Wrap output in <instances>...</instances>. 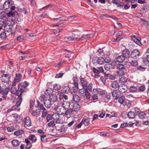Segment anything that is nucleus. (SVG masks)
<instances>
[{
    "label": "nucleus",
    "instance_id": "f257e3e1",
    "mask_svg": "<svg viewBox=\"0 0 149 149\" xmlns=\"http://www.w3.org/2000/svg\"><path fill=\"white\" fill-rule=\"evenodd\" d=\"M55 105L54 110L61 115L64 114L65 110L70 107V106H67L65 105H63L61 104V103H57V104H55Z\"/></svg>",
    "mask_w": 149,
    "mask_h": 149
},
{
    "label": "nucleus",
    "instance_id": "f03ea898",
    "mask_svg": "<svg viewBox=\"0 0 149 149\" xmlns=\"http://www.w3.org/2000/svg\"><path fill=\"white\" fill-rule=\"evenodd\" d=\"M58 94L59 95V99L60 101V102L59 103H61V104L63 105H65L67 106H70V103L69 102L66 101L68 99V96L59 91L58 92Z\"/></svg>",
    "mask_w": 149,
    "mask_h": 149
},
{
    "label": "nucleus",
    "instance_id": "7ed1b4c3",
    "mask_svg": "<svg viewBox=\"0 0 149 149\" xmlns=\"http://www.w3.org/2000/svg\"><path fill=\"white\" fill-rule=\"evenodd\" d=\"M9 91L8 87L3 83L0 84V94L1 97L4 99L7 97V95Z\"/></svg>",
    "mask_w": 149,
    "mask_h": 149
},
{
    "label": "nucleus",
    "instance_id": "20e7f679",
    "mask_svg": "<svg viewBox=\"0 0 149 149\" xmlns=\"http://www.w3.org/2000/svg\"><path fill=\"white\" fill-rule=\"evenodd\" d=\"M12 87L10 89V92L14 94H15L19 96H22L25 93V91L22 90V88H19L17 90L15 86L12 85V84L11 85Z\"/></svg>",
    "mask_w": 149,
    "mask_h": 149
},
{
    "label": "nucleus",
    "instance_id": "39448f33",
    "mask_svg": "<svg viewBox=\"0 0 149 149\" xmlns=\"http://www.w3.org/2000/svg\"><path fill=\"white\" fill-rule=\"evenodd\" d=\"M1 73L2 74L1 78V81L4 83L8 82L11 77V74L9 73L5 72L4 71H2Z\"/></svg>",
    "mask_w": 149,
    "mask_h": 149
},
{
    "label": "nucleus",
    "instance_id": "423d86ee",
    "mask_svg": "<svg viewBox=\"0 0 149 149\" xmlns=\"http://www.w3.org/2000/svg\"><path fill=\"white\" fill-rule=\"evenodd\" d=\"M117 67L119 70L117 71L118 75L122 76L125 74L126 71L125 67L122 64H118L117 65Z\"/></svg>",
    "mask_w": 149,
    "mask_h": 149
},
{
    "label": "nucleus",
    "instance_id": "0eeeda50",
    "mask_svg": "<svg viewBox=\"0 0 149 149\" xmlns=\"http://www.w3.org/2000/svg\"><path fill=\"white\" fill-rule=\"evenodd\" d=\"M95 34V32L94 33H91L89 34H84L82 36V37L79 38H76V39L79 40H84L85 39L87 38H92L94 36Z\"/></svg>",
    "mask_w": 149,
    "mask_h": 149
},
{
    "label": "nucleus",
    "instance_id": "6e6552de",
    "mask_svg": "<svg viewBox=\"0 0 149 149\" xmlns=\"http://www.w3.org/2000/svg\"><path fill=\"white\" fill-rule=\"evenodd\" d=\"M22 79V76L21 74H16V76L14 79V82L12 83V85L15 86L16 83H18Z\"/></svg>",
    "mask_w": 149,
    "mask_h": 149
},
{
    "label": "nucleus",
    "instance_id": "1a4fd4ad",
    "mask_svg": "<svg viewBox=\"0 0 149 149\" xmlns=\"http://www.w3.org/2000/svg\"><path fill=\"white\" fill-rule=\"evenodd\" d=\"M127 89V86L125 84H121L119 85L118 90L121 93H125Z\"/></svg>",
    "mask_w": 149,
    "mask_h": 149
},
{
    "label": "nucleus",
    "instance_id": "9d476101",
    "mask_svg": "<svg viewBox=\"0 0 149 149\" xmlns=\"http://www.w3.org/2000/svg\"><path fill=\"white\" fill-rule=\"evenodd\" d=\"M140 52L137 49H134L131 54V57L134 59H136L139 56Z\"/></svg>",
    "mask_w": 149,
    "mask_h": 149
},
{
    "label": "nucleus",
    "instance_id": "9b49d317",
    "mask_svg": "<svg viewBox=\"0 0 149 149\" xmlns=\"http://www.w3.org/2000/svg\"><path fill=\"white\" fill-rule=\"evenodd\" d=\"M81 84L84 88H87L88 82L87 79L85 78H80Z\"/></svg>",
    "mask_w": 149,
    "mask_h": 149
},
{
    "label": "nucleus",
    "instance_id": "f8f14e48",
    "mask_svg": "<svg viewBox=\"0 0 149 149\" xmlns=\"http://www.w3.org/2000/svg\"><path fill=\"white\" fill-rule=\"evenodd\" d=\"M31 125V122L29 117H26L24 120V125L25 127H30Z\"/></svg>",
    "mask_w": 149,
    "mask_h": 149
},
{
    "label": "nucleus",
    "instance_id": "ddd939ff",
    "mask_svg": "<svg viewBox=\"0 0 149 149\" xmlns=\"http://www.w3.org/2000/svg\"><path fill=\"white\" fill-rule=\"evenodd\" d=\"M131 36L132 40L136 44L139 45H141V38H136V36L134 35H132Z\"/></svg>",
    "mask_w": 149,
    "mask_h": 149
},
{
    "label": "nucleus",
    "instance_id": "4468645a",
    "mask_svg": "<svg viewBox=\"0 0 149 149\" xmlns=\"http://www.w3.org/2000/svg\"><path fill=\"white\" fill-rule=\"evenodd\" d=\"M131 36L132 40L136 44L139 45H141V38H136V36L134 35H132Z\"/></svg>",
    "mask_w": 149,
    "mask_h": 149
},
{
    "label": "nucleus",
    "instance_id": "2eb2a0df",
    "mask_svg": "<svg viewBox=\"0 0 149 149\" xmlns=\"http://www.w3.org/2000/svg\"><path fill=\"white\" fill-rule=\"evenodd\" d=\"M131 36L132 40L136 44L139 45H141V38H136V36L134 35H132Z\"/></svg>",
    "mask_w": 149,
    "mask_h": 149
},
{
    "label": "nucleus",
    "instance_id": "dca6fc26",
    "mask_svg": "<svg viewBox=\"0 0 149 149\" xmlns=\"http://www.w3.org/2000/svg\"><path fill=\"white\" fill-rule=\"evenodd\" d=\"M50 100L52 102H55V104H57L56 101L57 100L58 98L56 95L55 94H51L49 96Z\"/></svg>",
    "mask_w": 149,
    "mask_h": 149
},
{
    "label": "nucleus",
    "instance_id": "f3484780",
    "mask_svg": "<svg viewBox=\"0 0 149 149\" xmlns=\"http://www.w3.org/2000/svg\"><path fill=\"white\" fill-rule=\"evenodd\" d=\"M51 101L49 99L44 100V104L45 106L47 108H49L51 106Z\"/></svg>",
    "mask_w": 149,
    "mask_h": 149
},
{
    "label": "nucleus",
    "instance_id": "a211bd4d",
    "mask_svg": "<svg viewBox=\"0 0 149 149\" xmlns=\"http://www.w3.org/2000/svg\"><path fill=\"white\" fill-rule=\"evenodd\" d=\"M130 52L129 51L125 49L123 51L122 56L125 58H128L130 56Z\"/></svg>",
    "mask_w": 149,
    "mask_h": 149
},
{
    "label": "nucleus",
    "instance_id": "6ab92c4d",
    "mask_svg": "<svg viewBox=\"0 0 149 149\" xmlns=\"http://www.w3.org/2000/svg\"><path fill=\"white\" fill-rule=\"evenodd\" d=\"M111 94L113 97H115V99H117L118 98V92L117 90L113 89L112 90H111Z\"/></svg>",
    "mask_w": 149,
    "mask_h": 149
},
{
    "label": "nucleus",
    "instance_id": "aec40b11",
    "mask_svg": "<svg viewBox=\"0 0 149 149\" xmlns=\"http://www.w3.org/2000/svg\"><path fill=\"white\" fill-rule=\"evenodd\" d=\"M12 0H8L5 1L3 5V7L4 10H6L7 8H9V7H8V6L9 5V3L11 4V3H12Z\"/></svg>",
    "mask_w": 149,
    "mask_h": 149
},
{
    "label": "nucleus",
    "instance_id": "412c9836",
    "mask_svg": "<svg viewBox=\"0 0 149 149\" xmlns=\"http://www.w3.org/2000/svg\"><path fill=\"white\" fill-rule=\"evenodd\" d=\"M11 3V4L9 3V5L8 6V7H9V8H7L6 10L9 11H12L15 9V7L14 4V2L12 0V3Z\"/></svg>",
    "mask_w": 149,
    "mask_h": 149
},
{
    "label": "nucleus",
    "instance_id": "4be33fe9",
    "mask_svg": "<svg viewBox=\"0 0 149 149\" xmlns=\"http://www.w3.org/2000/svg\"><path fill=\"white\" fill-rule=\"evenodd\" d=\"M71 106L72 107V109H73V111H78L80 108L79 105V104L77 103L73 104L72 106V105Z\"/></svg>",
    "mask_w": 149,
    "mask_h": 149
},
{
    "label": "nucleus",
    "instance_id": "5701e85b",
    "mask_svg": "<svg viewBox=\"0 0 149 149\" xmlns=\"http://www.w3.org/2000/svg\"><path fill=\"white\" fill-rule=\"evenodd\" d=\"M4 30L8 32H10L11 31L12 27L10 25L7 24H6L3 26Z\"/></svg>",
    "mask_w": 149,
    "mask_h": 149
},
{
    "label": "nucleus",
    "instance_id": "b1692460",
    "mask_svg": "<svg viewBox=\"0 0 149 149\" xmlns=\"http://www.w3.org/2000/svg\"><path fill=\"white\" fill-rule=\"evenodd\" d=\"M72 100L75 102H79L80 100V97L78 95L73 94L72 95Z\"/></svg>",
    "mask_w": 149,
    "mask_h": 149
},
{
    "label": "nucleus",
    "instance_id": "393cba45",
    "mask_svg": "<svg viewBox=\"0 0 149 149\" xmlns=\"http://www.w3.org/2000/svg\"><path fill=\"white\" fill-rule=\"evenodd\" d=\"M62 91L64 93H68L70 92V89L68 85H65L63 87Z\"/></svg>",
    "mask_w": 149,
    "mask_h": 149
},
{
    "label": "nucleus",
    "instance_id": "a878e982",
    "mask_svg": "<svg viewBox=\"0 0 149 149\" xmlns=\"http://www.w3.org/2000/svg\"><path fill=\"white\" fill-rule=\"evenodd\" d=\"M119 85V83L117 81H112L111 85V86L114 88H118Z\"/></svg>",
    "mask_w": 149,
    "mask_h": 149
},
{
    "label": "nucleus",
    "instance_id": "bb28decb",
    "mask_svg": "<svg viewBox=\"0 0 149 149\" xmlns=\"http://www.w3.org/2000/svg\"><path fill=\"white\" fill-rule=\"evenodd\" d=\"M22 96H19L18 97V99L17 100V101L15 105L17 107H18L20 106L22 102Z\"/></svg>",
    "mask_w": 149,
    "mask_h": 149
},
{
    "label": "nucleus",
    "instance_id": "cd10ccee",
    "mask_svg": "<svg viewBox=\"0 0 149 149\" xmlns=\"http://www.w3.org/2000/svg\"><path fill=\"white\" fill-rule=\"evenodd\" d=\"M31 114L33 116L36 115L39 116L41 114V111L39 110H36V111H33L31 112Z\"/></svg>",
    "mask_w": 149,
    "mask_h": 149
},
{
    "label": "nucleus",
    "instance_id": "c85d7f7f",
    "mask_svg": "<svg viewBox=\"0 0 149 149\" xmlns=\"http://www.w3.org/2000/svg\"><path fill=\"white\" fill-rule=\"evenodd\" d=\"M11 143L14 146H16L20 144V142L17 140L14 139L12 141Z\"/></svg>",
    "mask_w": 149,
    "mask_h": 149
},
{
    "label": "nucleus",
    "instance_id": "c756f323",
    "mask_svg": "<svg viewBox=\"0 0 149 149\" xmlns=\"http://www.w3.org/2000/svg\"><path fill=\"white\" fill-rule=\"evenodd\" d=\"M73 111V109L72 108H70L69 109H67L65 110V111L64 113L65 115V116H67L69 115H71Z\"/></svg>",
    "mask_w": 149,
    "mask_h": 149
},
{
    "label": "nucleus",
    "instance_id": "7c9ffc66",
    "mask_svg": "<svg viewBox=\"0 0 149 149\" xmlns=\"http://www.w3.org/2000/svg\"><path fill=\"white\" fill-rule=\"evenodd\" d=\"M135 113L134 111H130L128 112L127 115L130 118H134L135 117Z\"/></svg>",
    "mask_w": 149,
    "mask_h": 149
},
{
    "label": "nucleus",
    "instance_id": "2f4dec72",
    "mask_svg": "<svg viewBox=\"0 0 149 149\" xmlns=\"http://www.w3.org/2000/svg\"><path fill=\"white\" fill-rule=\"evenodd\" d=\"M112 67L111 64H107L104 65V68L106 70L109 71L112 68Z\"/></svg>",
    "mask_w": 149,
    "mask_h": 149
},
{
    "label": "nucleus",
    "instance_id": "473e14b6",
    "mask_svg": "<svg viewBox=\"0 0 149 149\" xmlns=\"http://www.w3.org/2000/svg\"><path fill=\"white\" fill-rule=\"evenodd\" d=\"M60 114L58 113H55L52 115V118L55 120H58L59 118Z\"/></svg>",
    "mask_w": 149,
    "mask_h": 149
},
{
    "label": "nucleus",
    "instance_id": "72a5a7b5",
    "mask_svg": "<svg viewBox=\"0 0 149 149\" xmlns=\"http://www.w3.org/2000/svg\"><path fill=\"white\" fill-rule=\"evenodd\" d=\"M125 58L122 55L118 56L117 58V61L119 63L122 62L125 60Z\"/></svg>",
    "mask_w": 149,
    "mask_h": 149
},
{
    "label": "nucleus",
    "instance_id": "f704fd0d",
    "mask_svg": "<svg viewBox=\"0 0 149 149\" xmlns=\"http://www.w3.org/2000/svg\"><path fill=\"white\" fill-rule=\"evenodd\" d=\"M28 139L31 140L32 142H35L37 140L36 137L33 134L30 135L28 137Z\"/></svg>",
    "mask_w": 149,
    "mask_h": 149
},
{
    "label": "nucleus",
    "instance_id": "c9c22d12",
    "mask_svg": "<svg viewBox=\"0 0 149 149\" xmlns=\"http://www.w3.org/2000/svg\"><path fill=\"white\" fill-rule=\"evenodd\" d=\"M6 15H7V13L4 11L1 12L0 13V18H2L3 19L6 20Z\"/></svg>",
    "mask_w": 149,
    "mask_h": 149
},
{
    "label": "nucleus",
    "instance_id": "e433bc0d",
    "mask_svg": "<svg viewBox=\"0 0 149 149\" xmlns=\"http://www.w3.org/2000/svg\"><path fill=\"white\" fill-rule=\"evenodd\" d=\"M77 38H73L70 36H67L64 38V40L66 41H71L73 40H76Z\"/></svg>",
    "mask_w": 149,
    "mask_h": 149
},
{
    "label": "nucleus",
    "instance_id": "4c0bfd02",
    "mask_svg": "<svg viewBox=\"0 0 149 149\" xmlns=\"http://www.w3.org/2000/svg\"><path fill=\"white\" fill-rule=\"evenodd\" d=\"M138 116L140 118L143 119L145 117L146 114L143 111L140 112L138 114Z\"/></svg>",
    "mask_w": 149,
    "mask_h": 149
},
{
    "label": "nucleus",
    "instance_id": "58836bf2",
    "mask_svg": "<svg viewBox=\"0 0 149 149\" xmlns=\"http://www.w3.org/2000/svg\"><path fill=\"white\" fill-rule=\"evenodd\" d=\"M140 19L141 21H142L143 25L146 27H147L149 24V23L146 20H145L144 19L142 18H141Z\"/></svg>",
    "mask_w": 149,
    "mask_h": 149
},
{
    "label": "nucleus",
    "instance_id": "ea45409f",
    "mask_svg": "<svg viewBox=\"0 0 149 149\" xmlns=\"http://www.w3.org/2000/svg\"><path fill=\"white\" fill-rule=\"evenodd\" d=\"M6 20L3 19L2 18H0V27H3L6 24Z\"/></svg>",
    "mask_w": 149,
    "mask_h": 149
},
{
    "label": "nucleus",
    "instance_id": "a19ab883",
    "mask_svg": "<svg viewBox=\"0 0 149 149\" xmlns=\"http://www.w3.org/2000/svg\"><path fill=\"white\" fill-rule=\"evenodd\" d=\"M53 90L52 88H48L47 89H46L45 93L47 95H50V94L53 92Z\"/></svg>",
    "mask_w": 149,
    "mask_h": 149
},
{
    "label": "nucleus",
    "instance_id": "79ce46f5",
    "mask_svg": "<svg viewBox=\"0 0 149 149\" xmlns=\"http://www.w3.org/2000/svg\"><path fill=\"white\" fill-rule=\"evenodd\" d=\"M38 106L39 107L40 110H43V111L46 110L45 109L44 107L42 104H40V102L38 100L37 101Z\"/></svg>",
    "mask_w": 149,
    "mask_h": 149
},
{
    "label": "nucleus",
    "instance_id": "37998d69",
    "mask_svg": "<svg viewBox=\"0 0 149 149\" xmlns=\"http://www.w3.org/2000/svg\"><path fill=\"white\" fill-rule=\"evenodd\" d=\"M24 133V131L22 130H21L15 132H14V134L16 136H18L21 135L22 134Z\"/></svg>",
    "mask_w": 149,
    "mask_h": 149
},
{
    "label": "nucleus",
    "instance_id": "c03bdc74",
    "mask_svg": "<svg viewBox=\"0 0 149 149\" xmlns=\"http://www.w3.org/2000/svg\"><path fill=\"white\" fill-rule=\"evenodd\" d=\"M88 91L87 88H84L80 89L79 91V93L82 95L84 94Z\"/></svg>",
    "mask_w": 149,
    "mask_h": 149
},
{
    "label": "nucleus",
    "instance_id": "a18cd8bd",
    "mask_svg": "<svg viewBox=\"0 0 149 149\" xmlns=\"http://www.w3.org/2000/svg\"><path fill=\"white\" fill-rule=\"evenodd\" d=\"M53 88L55 90L58 91L60 89L61 86L60 84H56L53 86Z\"/></svg>",
    "mask_w": 149,
    "mask_h": 149
},
{
    "label": "nucleus",
    "instance_id": "49530a36",
    "mask_svg": "<svg viewBox=\"0 0 149 149\" xmlns=\"http://www.w3.org/2000/svg\"><path fill=\"white\" fill-rule=\"evenodd\" d=\"M98 57L97 56H94L92 59V62L93 64L97 65V60H98Z\"/></svg>",
    "mask_w": 149,
    "mask_h": 149
},
{
    "label": "nucleus",
    "instance_id": "de8ad7c7",
    "mask_svg": "<svg viewBox=\"0 0 149 149\" xmlns=\"http://www.w3.org/2000/svg\"><path fill=\"white\" fill-rule=\"evenodd\" d=\"M125 97L124 96H122L118 99V102L120 104H122L125 102Z\"/></svg>",
    "mask_w": 149,
    "mask_h": 149
},
{
    "label": "nucleus",
    "instance_id": "09e8293b",
    "mask_svg": "<svg viewBox=\"0 0 149 149\" xmlns=\"http://www.w3.org/2000/svg\"><path fill=\"white\" fill-rule=\"evenodd\" d=\"M130 63L132 66H136L138 64L137 61L136 60H132L130 62Z\"/></svg>",
    "mask_w": 149,
    "mask_h": 149
},
{
    "label": "nucleus",
    "instance_id": "8fccbe9b",
    "mask_svg": "<svg viewBox=\"0 0 149 149\" xmlns=\"http://www.w3.org/2000/svg\"><path fill=\"white\" fill-rule=\"evenodd\" d=\"M82 123L84 124L85 126H87L89 124V120L88 119L83 120L82 121Z\"/></svg>",
    "mask_w": 149,
    "mask_h": 149
},
{
    "label": "nucleus",
    "instance_id": "3c124183",
    "mask_svg": "<svg viewBox=\"0 0 149 149\" xmlns=\"http://www.w3.org/2000/svg\"><path fill=\"white\" fill-rule=\"evenodd\" d=\"M127 78L124 77H121L120 78L119 81L121 83L126 82L127 81Z\"/></svg>",
    "mask_w": 149,
    "mask_h": 149
},
{
    "label": "nucleus",
    "instance_id": "603ef678",
    "mask_svg": "<svg viewBox=\"0 0 149 149\" xmlns=\"http://www.w3.org/2000/svg\"><path fill=\"white\" fill-rule=\"evenodd\" d=\"M0 37L2 39H5L6 38V33L3 32L0 33Z\"/></svg>",
    "mask_w": 149,
    "mask_h": 149
},
{
    "label": "nucleus",
    "instance_id": "864d4df0",
    "mask_svg": "<svg viewBox=\"0 0 149 149\" xmlns=\"http://www.w3.org/2000/svg\"><path fill=\"white\" fill-rule=\"evenodd\" d=\"M65 18L64 17H59V18H56L54 20L55 22H57L58 21H65Z\"/></svg>",
    "mask_w": 149,
    "mask_h": 149
},
{
    "label": "nucleus",
    "instance_id": "5fc2aeb1",
    "mask_svg": "<svg viewBox=\"0 0 149 149\" xmlns=\"http://www.w3.org/2000/svg\"><path fill=\"white\" fill-rule=\"evenodd\" d=\"M98 60L99 61V64L102 65L104 63V58L102 57L98 58Z\"/></svg>",
    "mask_w": 149,
    "mask_h": 149
},
{
    "label": "nucleus",
    "instance_id": "6e6d98bb",
    "mask_svg": "<svg viewBox=\"0 0 149 149\" xmlns=\"http://www.w3.org/2000/svg\"><path fill=\"white\" fill-rule=\"evenodd\" d=\"M55 125V122L54 120H52L49 122L48 124V126L49 127H53Z\"/></svg>",
    "mask_w": 149,
    "mask_h": 149
},
{
    "label": "nucleus",
    "instance_id": "4d7b16f0",
    "mask_svg": "<svg viewBox=\"0 0 149 149\" xmlns=\"http://www.w3.org/2000/svg\"><path fill=\"white\" fill-rule=\"evenodd\" d=\"M15 130L14 126H11L7 128V130L8 132H12L13 131Z\"/></svg>",
    "mask_w": 149,
    "mask_h": 149
},
{
    "label": "nucleus",
    "instance_id": "13d9d810",
    "mask_svg": "<svg viewBox=\"0 0 149 149\" xmlns=\"http://www.w3.org/2000/svg\"><path fill=\"white\" fill-rule=\"evenodd\" d=\"M130 91L131 92H134L137 90L135 86H131L129 88Z\"/></svg>",
    "mask_w": 149,
    "mask_h": 149
},
{
    "label": "nucleus",
    "instance_id": "bf43d9fd",
    "mask_svg": "<svg viewBox=\"0 0 149 149\" xmlns=\"http://www.w3.org/2000/svg\"><path fill=\"white\" fill-rule=\"evenodd\" d=\"M112 2L113 3L116 5H119L118 6V7L121 6L119 5L120 3V1L118 0H112Z\"/></svg>",
    "mask_w": 149,
    "mask_h": 149
},
{
    "label": "nucleus",
    "instance_id": "052dcab7",
    "mask_svg": "<svg viewBox=\"0 0 149 149\" xmlns=\"http://www.w3.org/2000/svg\"><path fill=\"white\" fill-rule=\"evenodd\" d=\"M105 76L107 77V78H109L112 80L114 79V77L109 74H106Z\"/></svg>",
    "mask_w": 149,
    "mask_h": 149
},
{
    "label": "nucleus",
    "instance_id": "680f3d73",
    "mask_svg": "<svg viewBox=\"0 0 149 149\" xmlns=\"http://www.w3.org/2000/svg\"><path fill=\"white\" fill-rule=\"evenodd\" d=\"M93 84L91 83H90L88 85H87V89L91 91L93 89Z\"/></svg>",
    "mask_w": 149,
    "mask_h": 149
},
{
    "label": "nucleus",
    "instance_id": "e2e57ef3",
    "mask_svg": "<svg viewBox=\"0 0 149 149\" xmlns=\"http://www.w3.org/2000/svg\"><path fill=\"white\" fill-rule=\"evenodd\" d=\"M47 122H49L50 120H52V115L50 114H48L47 116Z\"/></svg>",
    "mask_w": 149,
    "mask_h": 149
},
{
    "label": "nucleus",
    "instance_id": "0e129e2a",
    "mask_svg": "<svg viewBox=\"0 0 149 149\" xmlns=\"http://www.w3.org/2000/svg\"><path fill=\"white\" fill-rule=\"evenodd\" d=\"M104 63L105 62L106 63H109L111 61V58L109 57H107L104 58Z\"/></svg>",
    "mask_w": 149,
    "mask_h": 149
},
{
    "label": "nucleus",
    "instance_id": "69168bd1",
    "mask_svg": "<svg viewBox=\"0 0 149 149\" xmlns=\"http://www.w3.org/2000/svg\"><path fill=\"white\" fill-rule=\"evenodd\" d=\"M137 69L139 70L143 71L145 70L146 68L140 65L137 67Z\"/></svg>",
    "mask_w": 149,
    "mask_h": 149
},
{
    "label": "nucleus",
    "instance_id": "338daca9",
    "mask_svg": "<svg viewBox=\"0 0 149 149\" xmlns=\"http://www.w3.org/2000/svg\"><path fill=\"white\" fill-rule=\"evenodd\" d=\"M86 98L88 99H89L91 97V95L88 92V91L84 94Z\"/></svg>",
    "mask_w": 149,
    "mask_h": 149
},
{
    "label": "nucleus",
    "instance_id": "774afa93",
    "mask_svg": "<svg viewBox=\"0 0 149 149\" xmlns=\"http://www.w3.org/2000/svg\"><path fill=\"white\" fill-rule=\"evenodd\" d=\"M63 73L57 74L55 77V78H61L63 76Z\"/></svg>",
    "mask_w": 149,
    "mask_h": 149
}]
</instances>
